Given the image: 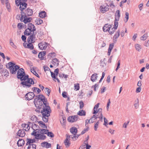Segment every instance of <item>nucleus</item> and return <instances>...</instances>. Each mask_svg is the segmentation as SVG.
<instances>
[{
	"label": "nucleus",
	"instance_id": "864d4df0",
	"mask_svg": "<svg viewBox=\"0 0 149 149\" xmlns=\"http://www.w3.org/2000/svg\"><path fill=\"white\" fill-rule=\"evenodd\" d=\"M114 45L113 43L110 44L109 45L108 51L111 52V50L113 49Z\"/></svg>",
	"mask_w": 149,
	"mask_h": 149
},
{
	"label": "nucleus",
	"instance_id": "c756f323",
	"mask_svg": "<svg viewBox=\"0 0 149 149\" xmlns=\"http://www.w3.org/2000/svg\"><path fill=\"white\" fill-rule=\"evenodd\" d=\"M77 114L80 116H85L86 115V112L85 111L81 110L79 111Z\"/></svg>",
	"mask_w": 149,
	"mask_h": 149
},
{
	"label": "nucleus",
	"instance_id": "4d7b16f0",
	"mask_svg": "<svg viewBox=\"0 0 149 149\" xmlns=\"http://www.w3.org/2000/svg\"><path fill=\"white\" fill-rule=\"evenodd\" d=\"M125 15V18L126 19V21L125 22H126L127 21L129 18V13L128 12H126Z\"/></svg>",
	"mask_w": 149,
	"mask_h": 149
},
{
	"label": "nucleus",
	"instance_id": "49530a36",
	"mask_svg": "<svg viewBox=\"0 0 149 149\" xmlns=\"http://www.w3.org/2000/svg\"><path fill=\"white\" fill-rule=\"evenodd\" d=\"M86 128H85L81 132V134L83 135L85 132L88 131L89 130L88 126H86Z\"/></svg>",
	"mask_w": 149,
	"mask_h": 149
},
{
	"label": "nucleus",
	"instance_id": "39448f33",
	"mask_svg": "<svg viewBox=\"0 0 149 149\" xmlns=\"http://www.w3.org/2000/svg\"><path fill=\"white\" fill-rule=\"evenodd\" d=\"M31 135L35 136V139H37L44 140L46 138L45 135L37 133L34 131L31 133Z\"/></svg>",
	"mask_w": 149,
	"mask_h": 149
},
{
	"label": "nucleus",
	"instance_id": "603ef678",
	"mask_svg": "<svg viewBox=\"0 0 149 149\" xmlns=\"http://www.w3.org/2000/svg\"><path fill=\"white\" fill-rule=\"evenodd\" d=\"M74 87L75 88L74 90L75 91L79 90V85L78 83H77L74 84Z\"/></svg>",
	"mask_w": 149,
	"mask_h": 149
},
{
	"label": "nucleus",
	"instance_id": "a211bd4d",
	"mask_svg": "<svg viewBox=\"0 0 149 149\" xmlns=\"http://www.w3.org/2000/svg\"><path fill=\"white\" fill-rule=\"evenodd\" d=\"M17 134L20 137H23L25 135V133L24 130H19L17 133Z\"/></svg>",
	"mask_w": 149,
	"mask_h": 149
},
{
	"label": "nucleus",
	"instance_id": "ea45409f",
	"mask_svg": "<svg viewBox=\"0 0 149 149\" xmlns=\"http://www.w3.org/2000/svg\"><path fill=\"white\" fill-rule=\"evenodd\" d=\"M32 128L34 130L33 131L35 132V131L38 130L39 128V126L37 125L36 124H34L33 125Z\"/></svg>",
	"mask_w": 149,
	"mask_h": 149
},
{
	"label": "nucleus",
	"instance_id": "13d9d810",
	"mask_svg": "<svg viewBox=\"0 0 149 149\" xmlns=\"http://www.w3.org/2000/svg\"><path fill=\"white\" fill-rule=\"evenodd\" d=\"M98 84H96L95 85L92 86V88H94V90L95 91H96V88H98Z\"/></svg>",
	"mask_w": 149,
	"mask_h": 149
},
{
	"label": "nucleus",
	"instance_id": "a878e982",
	"mask_svg": "<svg viewBox=\"0 0 149 149\" xmlns=\"http://www.w3.org/2000/svg\"><path fill=\"white\" fill-rule=\"evenodd\" d=\"M24 143V141L23 139H19L17 142V145L18 146H21Z\"/></svg>",
	"mask_w": 149,
	"mask_h": 149
},
{
	"label": "nucleus",
	"instance_id": "2f4dec72",
	"mask_svg": "<svg viewBox=\"0 0 149 149\" xmlns=\"http://www.w3.org/2000/svg\"><path fill=\"white\" fill-rule=\"evenodd\" d=\"M32 32H33V31H32L29 29L27 28L26 29L24 32V34L25 35L29 36L30 35Z\"/></svg>",
	"mask_w": 149,
	"mask_h": 149
},
{
	"label": "nucleus",
	"instance_id": "f8f14e48",
	"mask_svg": "<svg viewBox=\"0 0 149 149\" xmlns=\"http://www.w3.org/2000/svg\"><path fill=\"white\" fill-rule=\"evenodd\" d=\"M118 25V22H115L114 23V26L109 31L110 34H112L114 33L115 30L117 29Z\"/></svg>",
	"mask_w": 149,
	"mask_h": 149
},
{
	"label": "nucleus",
	"instance_id": "9d476101",
	"mask_svg": "<svg viewBox=\"0 0 149 149\" xmlns=\"http://www.w3.org/2000/svg\"><path fill=\"white\" fill-rule=\"evenodd\" d=\"M78 118L77 115L70 116L68 118V120L69 122L72 123L77 121Z\"/></svg>",
	"mask_w": 149,
	"mask_h": 149
},
{
	"label": "nucleus",
	"instance_id": "b1692460",
	"mask_svg": "<svg viewBox=\"0 0 149 149\" xmlns=\"http://www.w3.org/2000/svg\"><path fill=\"white\" fill-rule=\"evenodd\" d=\"M41 146L43 147H45L47 148H49L51 147V144L48 143L47 142H44L42 143Z\"/></svg>",
	"mask_w": 149,
	"mask_h": 149
},
{
	"label": "nucleus",
	"instance_id": "473e14b6",
	"mask_svg": "<svg viewBox=\"0 0 149 149\" xmlns=\"http://www.w3.org/2000/svg\"><path fill=\"white\" fill-rule=\"evenodd\" d=\"M100 104V103H98L95 106L93 109V114H95L97 113V110Z\"/></svg>",
	"mask_w": 149,
	"mask_h": 149
},
{
	"label": "nucleus",
	"instance_id": "7ed1b4c3",
	"mask_svg": "<svg viewBox=\"0 0 149 149\" xmlns=\"http://www.w3.org/2000/svg\"><path fill=\"white\" fill-rule=\"evenodd\" d=\"M42 109L41 113L42 115H44V116L46 115L47 116H49L51 110L49 106L47 105L46 104H43V107Z\"/></svg>",
	"mask_w": 149,
	"mask_h": 149
},
{
	"label": "nucleus",
	"instance_id": "cd10ccee",
	"mask_svg": "<svg viewBox=\"0 0 149 149\" xmlns=\"http://www.w3.org/2000/svg\"><path fill=\"white\" fill-rule=\"evenodd\" d=\"M60 122L63 126H65V125L66 122V118L65 117H62L60 120Z\"/></svg>",
	"mask_w": 149,
	"mask_h": 149
},
{
	"label": "nucleus",
	"instance_id": "4c0bfd02",
	"mask_svg": "<svg viewBox=\"0 0 149 149\" xmlns=\"http://www.w3.org/2000/svg\"><path fill=\"white\" fill-rule=\"evenodd\" d=\"M31 72L33 73L38 78H40V76L38 73L36 72L35 70L33 68H31Z\"/></svg>",
	"mask_w": 149,
	"mask_h": 149
},
{
	"label": "nucleus",
	"instance_id": "58836bf2",
	"mask_svg": "<svg viewBox=\"0 0 149 149\" xmlns=\"http://www.w3.org/2000/svg\"><path fill=\"white\" fill-rule=\"evenodd\" d=\"M30 119L33 121V123H36V122H38L37 121V117L34 115L31 116L30 118Z\"/></svg>",
	"mask_w": 149,
	"mask_h": 149
},
{
	"label": "nucleus",
	"instance_id": "bb28decb",
	"mask_svg": "<svg viewBox=\"0 0 149 149\" xmlns=\"http://www.w3.org/2000/svg\"><path fill=\"white\" fill-rule=\"evenodd\" d=\"M120 33V31L118 30L117 31V32L115 34L113 37V40L116 41V39L118 38Z\"/></svg>",
	"mask_w": 149,
	"mask_h": 149
},
{
	"label": "nucleus",
	"instance_id": "f257e3e1",
	"mask_svg": "<svg viewBox=\"0 0 149 149\" xmlns=\"http://www.w3.org/2000/svg\"><path fill=\"white\" fill-rule=\"evenodd\" d=\"M17 77L22 81L21 84L24 87L29 88L31 84H33L34 82L31 78H29L28 75H26L24 70L21 68L19 69L17 73Z\"/></svg>",
	"mask_w": 149,
	"mask_h": 149
},
{
	"label": "nucleus",
	"instance_id": "1a4fd4ad",
	"mask_svg": "<svg viewBox=\"0 0 149 149\" xmlns=\"http://www.w3.org/2000/svg\"><path fill=\"white\" fill-rule=\"evenodd\" d=\"M39 48L41 50H45L46 49L47 46V43L42 42L40 43L38 45Z\"/></svg>",
	"mask_w": 149,
	"mask_h": 149
},
{
	"label": "nucleus",
	"instance_id": "6ab92c4d",
	"mask_svg": "<svg viewBox=\"0 0 149 149\" xmlns=\"http://www.w3.org/2000/svg\"><path fill=\"white\" fill-rule=\"evenodd\" d=\"M38 97V100H40V101L43 102V104H46L45 103V97L42 95H39L36 96Z\"/></svg>",
	"mask_w": 149,
	"mask_h": 149
},
{
	"label": "nucleus",
	"instance_id": "5701e85b",
	"mask_svg": "<svg viewBox=\"0 0 149 149\" xmlns=\"http://www.w3.org/2000/svg\"><path fill=\"white\" fill-rule=\"evenodd\" d=\"M70 130L71 133L74 135H75L77 133V130L75 127H72L70 129Z\"/></svg>",
	"mask_w": 149,
	"mask_h": 149
},
{
	"label": "nucleus",
	"instance_id": "052dcab7",
	"mask_svg": "<svg viewBox=\"0 0 149 149\" xmlns=\"http://www.w3.org/2000/svg\"><path fill=\"white\" fill-rule=\"evenodd\" d=\"M80 108L82 109L84 107V103L82 101H81L79 102Z\"/></svg>",
	"mask_w": 149,
	"mask_h": 149
},
{
	"label": "nucleus",
	"instance_id": "f704fd0d",
	"mask_svg": "<svg viewBox=\"0 0 149 149\" xmlns=\"http://www.w3.org/2000/svg\"><path fill=\"white\" fill-rule=\"evenodd\" d=\"M49 131V130H45V129H42L40 130H39V132L40 133V134L44 135L45 134H47V132Z\"/></svg>",
	"mask_w": 149,
	"mask_h": 149
},
{
	"label": "nucleus",
	"instance_id": "4468645a",
	"mask_svg": "<svg viewBox=\"0 0 149 149\" xmlns=\"http://www.w3.org/2000/svg\"><path fill=\"white\" fill-rule=\"evenodd\" d=\"M115 18L114 21V23L115 22H118V21L119 20L120 17V11L119 10H117L115 14Z\"/></svg>",
	"mask_w": 149,
	"mask_h": 149
},
{
	"label": "nucleus",
	"instance_id": "bf43d9fd",
	"mask_svg": "<svg viewBox=\"0 0 149 149\" xmlns=\"http://www.w3.org/2000/svg\"><path fill=\"white\" fill-rule=\"evenodd\" d=\"M98 118H99L100 119V120L101 121V122H102L103 121V115L102 114V113H100V115L99 117H98Z\"/></svg>",
	"mask_w": 149,
	"mask_h": 149
},
{
	"label": "nucleus",
	"instance_id": "774afa93",
	"mask_svg": "<svg viewBox=\"0 0 149 149\" xmlns=\"http://www.w3.org/2000/svg\"><path fill=\"white\" fill-rule=\"evenodd\" d=\"M43 68L45 72H46V71H48L50 70L49 68L47 66H44L43 67Z\"/></svg>",
	"mask_w": 149,
	"mask_h": 149
},
{
	"label": "nucleus",
	"instance_id": "37998d69",
	"mask_svg": "<svg viewBox=\"0 0 149 149\" xmlns=\"http://www.w3.org/2000/svg\"><path fill=\"white\" fill-rule=\"evenodd\" d=\"M35 22L38 25H40L42 23L43 21L42 20L40 19L39 18L36 19L35 20Z\"/></svg>",
	"mask_w": 149,
	"mask_h": 149
},
{
	"label": "nucleus",
	"instance_id": "7c9ffc66",
	"mask_svg": "<svg viewBox=\"0 0 149 149\" xmlns=\"http://www.w3.org/2000/svg\"><path fill=\"white\" fill-rule=\"evenodd\" d=\"M22 126L24 128H25V130L26 131H28L30 128V127H29L28 125H27L25 123H23L22 124Z\"/></svg>",
	"mask_w": 149,
	"mask_h": 149
},
{
	"label": "nucleus",
	"instance_id": "423d86ee",
	"mask_svg": "<svg viewBox=\"0 0 149 149\" xmlns=\"http://www.w3.org/2000/svg\"><path fill=\"white\" fill-rule=\"evenodd\" d=\"M23 1V2H19L18 5H19V9L22 12L26 8L27 4L25 3L26 1L27 0H22Z\"/></svg>",
	"mask_w": 149,
	"mask_h": 149
},
{
	"label": "nucleus",
	"instance_id": "5fc2aeb1",
	"mask_svg": "<svg viewBox=\"0 0 149 149\" xmlns=\"http://www.w3.org/2000/svg\"><path fill=\"white\" fill-rule=\"evenodd\" d=\"M47 136L49 137L52 138L54 136V135L52 132H49L48 131L47 132Z\"/></svg>",
	"mask_w": 149,
	"mask_h": 149
},
{
	"label": "nucleus",
	"instance_id": "f3484780",
	"mask_svg": "<svg viewBox=\"0 0 149 149\" xmlns=\"http://www.w3.org/2000/svg\"><path fill=\"white\" fill-rule=\"evenodd\" d=\"M111 27V25L108 24L105 25L103 27V31L104 32L109 31Z\"/></svg>",
	"mask_w": 149,
	"mask_h": 149
},
{
	"label": "nucleus",
	"instance_id": "3c124183",
	"mask_svg": "<svg viewBox=\"0 0 149 149\" xmlns=\"http://www.w3.org/2000/svg\"><path fill=\"white\" fill-rule=\"evenodd\" d=\"M99 124V120H98L94 125V130L95 131L97 130V128Z\"/></svg>",
	"mask_w": 149,
	"mask_h": 149
},
{
	"label": "nucleus",
	"instance_id": "09e8293b",
	"mask_svg": "<svg viewBox=\"0 0 149 149\" xmlns=\"http://www.w3.org/2000/svg\"><path fill=\"white\" fill-rule=\"evenodd\" d=\"M148 34L147 33H145L143 36L141 37V40H145L148 37Z\"/></svg>",
	"mask_w": 149,
	"mask_h": 149
},
{
	"label": "nucleus",
	"instance_id": "412c9836",
	"mask_svg": "<svg viewBox=\"0 0 149 149\" xmlns=\"http://www.w3.org/2000/svg\"><path fill=\"white\" fill-rule=\"evenodd\" d=\"M27 28L31 31H33V32H34V31H36L35 26L31 23L28 24Z\"/></svg>",
	"mask_w": 149,
	"mask_h": 149
},
{
	"label": "nucleus",
	"instance_id": "de8ad7c7",
	"mask_svg": "<svg viewBox=\"0 0 149 149\" xmlns=\"http://www.w3.org/2000/svg\"><path fill=\"white\" fill-rule=\"evenodd\" d=\"M42 119L43 121L45 122H47L48 121V117L49 116H47V115H46V116H44V115H42Z\"/></svg>",
	"mask_w": 149,
	"mask_h": 149
},
{
	"label": "nucleus",
	"instance_id": "0e129e2a",
	"mask_svg": "<svg viewBox=\"0 0 149 149\" xmlns=\"http://www.w3.org/2000/svg\"><path fill=\"white\" fill-rule=\"evenodd\" d=\"M135 46L136 49L138 51H139L140 49L139 45L138 44H136L135 45Z\"/></svg>",
	"mask_w": 149,
	"mask_h": 149
},
{
	"label": "nucleus",
	"instance_id": "f03ea898",
	"mask_svg": "<svg viewBox=\"0 0 149 149\" xmlns=\"http://www.w3.org/2000/svg\"><path fill=\"white\" fill-rule=\"evenodd\" d=\"M21 17L20 19L21 22H23L26 24L31 21V18L27 17V16H31L32 15L33 12L31 9L28 8L24 12H21Z\"/></svg>",
	"mask_w": 149,
	"mask_h": 149
},
{
	"label": "nucleus",
	"instance_id": "ddd939ff",
	"mask_svg": "<svg viewBox=\"0 0 149 149\" xmlns=\"http://www.w3.org/2000/svg\"><path fill=\"white\" fill-rule=\"evenodd\" d=\"M29 43H24L23 44L24 46L26 48L30 49L31 50H32L33 49L34 47L33 45L32 44V43L30 42H28Z\"/></svg>",
	"mask_w": 149,
	"mask_h": 149
},
{
	"label": "nucleus",
	"instance_id": "dca6fc26",
	"mask_svg": "<svg viewBox=\"0 0 149 149\" xmlns=\"http://www.w3.org/2000/svg\"><path fill=\"white\" fill-rule=\"evenodd\" d=\"M36 103H34V104L36 105V107L37 108L40 109H42L43 107V102L40 101H38L36 102ZM39 110H40V109Z\"/></svg>",
	"mask_w": 149,
	"mask_h": 149
},
{
	"label": "nucleus",
	"instance_id": "c85d7f7f",
	"mask_svg": "<svg viewBox=\"0 0 149 149\" xmlns=\"http://www.w3.org/2000/svg\"><path fill=\"white\" fill-rule=\"evenodd\" d=\"M46 53V51L41 52H40L38 55V57L39 58L43 59V57L45 55Z\"/></svg>",
	"mask_w": 149,
	"mask_h": 149
},
{
	"label": "nucleus",
	"instance_id": "c9c22d12",
	"mask_svg": "<svg viewBox=\"0 0 149 149\" xmlns=\"http://www.w3.org/2000/svg\"><path fill=\"white\" fill-rule=\"evenodd\" d=\"M39 125L43 128H47V127L45 125V123L42 121H40L38 122Z\"/></svg>",
	"mask_w": 149,
	"mask_h": 149
},
{
	"label": "nucleus",
	"instance_id": "a19ab883",
	"mask_svg": "<svg viewBox=\"0 0 149 149\" xmlns=\"http://www.w3.org/2000/svg\"><path fill=\"white\" fill-rule=\"evenodd\" d=\"M80 134H75V135H70L71 138L72 139V140L73 141H75L76 140L78 137L80 136Z\"/></svg>",
	"mask_w": 149,
	"mask_h": 149
},
{
	"label": "nucleus",
	"instance_id": "c03bdc74",
	"mask_svg": "<svg viewBox=\"0 0 149 149\" xmlns=\"http://www.w3.org/2000/svg\"><path fill=\"white\" fill-rule=\"evenodd\" d=\"M36 145L35 144H32L29 146L28 147V149H36Z\"/></svg>",
	"mask_w": 149,
	"mask_h": 149
},
{
	"label": "nucleus",
	"instance_id": "69168bd1",
	"mask_svg": "<svg viewBox=\"0 0 149 149\" xmlns=\"http://www.w3.org/2000/svg\"><path fill=\"white\" fill-rule=\"evenodd\" d=\"M104 125L106 126V125L107 124V122L108 121L107 119L105 117L104 118Z\"/></svg>",
	"mask_w": 149,
	"mask_h": 149
},
{
	"label": "nucleus",
	"instance_id": "6e6552de",
	"mask_svg": "<svg viewBox=\"0 0 149 149\" xmlns=\"http://www.w3.org/2000/svg\"><path fill=\"white\" fill-rule=\"evenodd\" d=\"M36 33V32H33V33H31V35L29 36L27 39V41L28 42L33 43L34 42Z\"/></svg>",
	"mask_w": 149,
	"mask_h": 149
},
{
	"label": "nucleus",
	"instance_id": "a18cd8bd",
	"mask_svg": "<svg viewBox=\"0 0 149 149\" xmlns=\"http://www.w3.org/2000/svg\"><path fill=\"white\" fill-rule=\"evenodd\" d=\"M33 90L34 92L37 93H39L41 91L39 88L35 87L33 88Z\"/></svg>",
	"mask_w": 149,
	"mask_h": 149
},
{
	"label": "nucleus",
	"instance_id": "2eb2a0df",
	"mask_svg": "<svg viewBox=\"0 0 149 149\" xmlns=\"http://www.w3.org/2000/svg\"><path fill=\"white\" fill-rule=\"evenodd\" d=\"M70 137H71L70 136H67L64 142L65 144L66 147H69L70 145Z\"/></svg>",
	"mask_w": 149,
	"mask_h": 149
},
{
	"label": "nucleus",
	"instance_id": "9b49d317",
	"mask_svg": "<svg viewBox=\"0 0 149 149\" xmlns=\"http://www.w3.org/2000/svg\"><path fill=\"white\" fill-rule=\"evenodd\" d=\"M109 6L106 5H102L100 6V10L102 13H105L109 9Z\"/></svg>",
	"mask_w": 149,
	"mask_h": 149
},
{
	"label": "nucleus",
	"instance_id": "aec40b11",
	"mask_svg": "<svg viewBox=\"0 0 149 149\" xmlns=\"http://www.w3.org/2000/svg\"><path fill=\"white\" fill-rule=\"evenodd\" d=\"M27 142L26 143L27 145L30 146L31 145L33 144V143L35 142L36 140L35 139H27Z\"/></svg>",
	"mask_w": 149,
	"mask_h": 149
},
{
	"label": "nucleus",
	"instance_id": "e2e57ef3",
	"mask_svg": "<svg viewBox=\"0 0 149 149\" xmlns=\"http://www.w3.org/2000/svg\"><path fill=\"white\" fill-rule=\"evenodd\" d=\"M10 44L13 48L15 49L17 48V46L14 44L12 42H10Z\"/></svg>",
	"mask_w": 149,
	"mask_h": 149
},
{
	"label": "nucleus",
	"instance_id": "20e7f679",
	"mask_svg": "<svg viewBox=\"0 0 149 149\" xmlns=\"http://www.w3.org/2000/svg\"><path fill=\"white\" fill-rule=\"evenodd\" d=\"M9 68L10 72L12 74H15L16 73V71L19 69V67L18 65H15V64L11 62L8 63Z\"/></svg>",
	"mask_w": 149,
	"mask_h": 149
},
{
	"label": "nucleus",
	"instance_id": "79ce46f5",
	"mask_svg": "<svg viewBox=\"0 0 149 149\" xmlns=\"http://www.w3.org/2000/svg\"><path fill=\"white\" fill-rule=\"evenodd\" d=\"M139 100L137 99V100H136L135 102V103L134 104V107L136 109H137L139 107Z\"/></svg>",
	"mask_w": 149,
	"mask_h": 149
},
{
	"label": "nucleus",
	"instance_id": "6e6d98bb",
	"mask_svg": "<svg viewBox=\"0 0 149 149\" xmlns=\"http://www.w3.org/2000/svg\"><path fill=\"white\" fill-rule=\"evenodd\" d=\"M130 122L129 121H128L127 122V123H125L123 125V127L124 128H126L127 127V126L128 125Z\"/></svg>",
	"mask_w": 149,
	"mask_h": 149
},
{
	"label": "nucleus",
	"instance_id": "338daca9",
	"mask_svg": "<svg viewBox=\"0 0 149 149\" xmlns=\"http://www.w3.org/2000/svg\"><path fill=\"white\" fill-rule=\"evenodd\" d=\"M90 119H87L85 120V126H88V124L90 123Z\"/></svg>",
	"mask_w": 149,
	"mask_h": 149
},
{
	"label": "nucleus",
	"instance_id": "72a5a7b5",
	"mask_svg": "<svg viewBox=\"0 0 149 149\" xmlns=\"http://www.w3.org/2000/svg\"><path fill=\"white\" fill-rule=\"evenodd\" d=\"M46 16V13L45 11L41 12L39 13V16L42 18L45 17Z\"/></svg>",
	"mask_w": 149,
	"mask_h": 149
},
{
	"label": "nucleus",
	"instance_id": "393cba45",
	"mask_svg": "<svg viewBox=\"0 0 149 149\" xmlns=\"http://www.w3.org/2000/svg\"><path fill=\"white\" fill-rule=\"evenodd\" d=\"M59 61L56 58L53 59L52 60V63L53 64L56 66H58L59 65Z\"/></svg>",
	"mask_w": 149,
	"mask_h": 149
},
{
	"label": "nucleus",
	"instance_id": "8fccbe9b",
	"mask_svg": "<svg viewBox=\"0 0 149 149\" xmlns=\"http://www.w3.org/2000/svg\"><path fill=\"white\" fill-rule=\"evenodd\" d=\"M45 91L47 95L49 96L50 92L51 90L47 88H46L45 89Z\"/></svg>",
	"mask_w": 149,
	"mask_h": 149
},
{
	"label": "nucleus",
	"instance_id": "680f3d73",
	"mask_svg": "<svg viewBox=\"0 0 149 149\" xmlns=\"http://www.w3.org/2000/svg\"><path fill=\"white\" fill-rule=\"evenodd\" d=\"M105 74L104 72H102V76L101 77V78L100 79V80L99 81V83H100L102 81V80L104 78V76H105Z\"/></svg>",
	"mask_w": 149,
	"mask_h": 149
},
{
	"label": "nucleus",
	"instance_id": "0eeeda50",
	"mask_svg": "<svg viewBox=\"0 0 149 149\" xmlns=\"http://www.w3.org/2000/svg\"><path fill=\"white\" fill-rule=\"evenodd\" d=\"M35 96L33 92H29L26 94L25 97L26 100H30L33 99Z\"/></svg>",
	"mask_w": 149,
	"mask_h": 149
},
{
	"label": "nucleus",
	"instance_id": "e433bc0d",
	"mask_svg": "<svg viewBox=\"0 0 149 149\" xmlns=\"http://www.w3.org/2000/svg\"><path fill=\"white\" fill-rule=\"evenodd\" d=\"M97 118H98V117H96L95 115H93L90 119L91 123H92L95 122Z\"/></svg>",
	"mask_w": 149,
	"mask_h": 149
},
{
	"label": "nucleus",
	"instance_id": "4be33fe9",
	"mask_svg": "<svg viewBox=\"0 0 149 149\" xmlns=\"http://www.w3.org/2000/svg\"><path fill=\"white\" fill-rule=\"evenodd\" d=\"M97 74L95 73L91 76V80L93 82L95 81L97 79Z\"/></svg>",
	"mask_w": 149,
	"mask_h": 149
}]
</instances>
